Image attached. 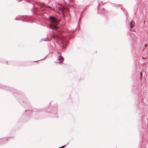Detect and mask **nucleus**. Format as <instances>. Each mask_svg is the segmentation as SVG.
<instances>
[{
    "label": "nucleus",
    "mask_w": 148,
    "mask_h": 148,
    "mask_svg": "<svg viewBox=\"0 0 148 148\" xmlns=\"http://www.w3.org/2000/svg\"><path fill=\"white\" fill-rule=\"evenodd\" d=\"M62 54V53L60 52H58V55L59 56V57H60V56H61Z\"/></svg>",
    "instance_id": "10"
},
{
    "label": "nucleus",
    "mask_w": 148,
    "mask_h": 148,
    "mask_svg": "<svg viewBox=\"0 0 148 148\" xmlns=\"http://www.w3.org/2000/svg\"><path fill=\"white\" fill-rule=\"evenodd\" d=\"M42 10V8L41 9V10ZM42 10H43V9H42Z\"/></svg>",
    "instance_id": "25"
},
{
    "label": "nucleus",
    "mask_w": 148,
    "mask_h": 148,
    "mask_svg": "<svg viewBox=\"0 0 148 148\" xmlns=\"http://www.w3.org/2000/svg\"><path fill=\"white\" fill-rule=\"evenodd\" d=\"M40 7L41 8H42L41 6H40Z\"/></svg>",
    "instance_id": "20"
},
{
    "label": "nucleus",
    "mask_w": 148,
    "mask_h": 148,
    "mask_svg": "<svg viewBox=\"0 0 148 148\" xmlns=\"http://www.w3.org/2000/svg\"><path fill=\"white\" fill-rule=\"evenodd\" d=\"M102 10H105V9H104V8H103L102 9Z\"/></svg>",
    "instance_id": "22"
},
{
    "label": "nucleus",
    "mask_w": 148,
    "mask_h": 148,
    "mask_svg": "<svg viewBox=\"0 0 148 148\" xmlns=\"http://www.w3.org/2000/svg\"><path fill=\"white\" fill-rule=\"evenodd\" d=\"M17 16V17H16V18H15V20H20V19H18V18H18V16Z\"/></svg>",
    "instance_id": "11"
},
{
    "label": "nucleus",
    "mask_w": 148,
    "mask_h": 148,
    "mask_svg": "<svg viewBox=\"0 0 148 148\" xmlns=\"http://www.w3.org/2000/svg\"><path fill=\"white\" fill-rule=\"evenodd\" d=\"M7 138H0V144H1L3 143H4L6 141Z\"/></svg>",
    "instance_id": "8"
},
{
    "label": "nucleus",
    "mask_w": 148,
    "mask_h": 148,
    "mask_svg": "<svg viewBox=\"0 0 148 148\" xmlns=\"http://www.w3.org/2000/svg\"><path fill=\"white\" fill-rule=\"evenodd\" d=\"M147 45H146V44H145V45H144V49L143 50H143H144V49H145V47H147Z\"/></svg>",
    "instance_id": "17"
},
{
    "label": "nucleus",
    "mask_w": 148,
    "mask_h": 148,
    "mask_svg": "<svg viewBox=\"0 0 148 148\" xmlns=\"http://www.w3.org/2000/svg\"><path fill=\"white\" fill-rule=\"evenodd\" d=\"M71 36H69L68 37H66L64 36L60 38L61 40V43L62 46V49L63 51H64V49L67 47V43L68 42V40L69 39L71 38Z\"/></svg>",
    "instance_id": "2"
},
{
    "label": "nucleus",
    "mask_w": 148,
    "mask_h": 148,
    "mask_svg": "<svg viewBox=\"0 0 148 148\" xmlns=\"http://www.w3.org/2000/svg\"><path fill=\"white\" fill-rule=\"evenodd\" d=\"M48 20L50 22L49 25L50 28L53 30H56L58 29V27L57 24L60 22L59 20L53 16H49Z\"/></svg>",
    "instance_id": "1"
},
{
    "label": "nucleus",
    "mask_w": 148,
    "mask_h": 148,
    "mask_svg": "<svg viewBox=\"0 0 148 148\" xmlns=\"http://www.w3.org/2000/svg\"><path fill=\"white\" fill-rule=\"evenodd\" d=\"M25 1L29 3H31V1H33V0H25Z\"/></svg>",
    "instance_id": "9"
},
{
    "label": "nucleus",
    "mask_w": 148,
    "mask_h": 148,
    "mask_svg": "<svg viewBox=\"0 0 148 148\" xmlns=\"http://www.w3.org/2000/svg\"><path fill=\"white\" fill-rule=\"evenodd\" d=\"M85 9H84L82 12L81 14H80V15H81V16L82 15V13L85 11Z\"/></svg>",
    "instance_id": "14"
},
{
    "label": "nucleus",
    "mask_w": 148,
    "mask_h": 148,
    "mask_svg": "<svg viewBox=\"0 0 148 148\" xmlns=\"http://www.w3.org/2000/svg\"><path fill=\"white\" fill-rule=\"evenodd\" d=\"M135 24V22L133 21H132L130 23L129 25L130 26V30L131 31V29L134 26V25Z\"/></svg>",
    "instance_id": "7"
},
{
    "label": "nucleus",
    "mask_w": 148,
    "mask_h": 148,
    "mask_svg": "<svg viewBox=\"0 0 148 148\" xmlns=\"http://www.w3.org/2000/svg\"><path fill=\"white\" fill-rule=\"evenodd\" d=\"M47 7L49 8H50V6H48Z\"/></svg>",
    "instance_id": "21"
},
{
    "label": "nucleus",
    "mask_w": 148,
    "mask_h": 148,
    "mask_svg": "<svg viewBox=\"0 0 148 148\" xmlns=\"http://www.w3.org/2000/svg\"><path fill=\"white\" fill-rule=\"evenodd\" d=\"M142 75H143L142 73L141 72H140V79H142Z\"/></svg>",
    "instance_id": "12"
},
{
    "label": "nucleus",
    "mask_w": 148,
    "mask_h": 148,
    "mask_svg": "<svg viewBox=\"0 0 148 148\" xmlns=\"http://www.w3.org/2000/svg\"><path fill=\"white\" fill-rule=\"evenodd\" d=\"M22 1V0H20V1Z\"/></svg>",
    "instance_id": "23"
},
{
    "label": "nucleus",
    "mask_w": 148,
    "mask_h": 148,
    "mask_svg": "<svg viewBox=\"0 0 148 148\" xmlns=\"http://www.w3.org/2000/svg\"><path fill=\"white\" fill-rule=\"evenodd\" d=\"M18 17L20 18V20L24 22H30L32 19L31 17L26 15L19 16Z\"/></svg>",
    "instance_id": "3"
},
{
    "label": "nucleus",
    "mask_w": 148,
    "mask_h": 148,
    "mask_svg": "<svg viewBox=\"0 0 148 148\" xmlns=\"http://www.w3.org/2000/svg\"><path fill=\"white\" fill-rule=\"evenodd\" d=\"M89 6V5H88L87 6H86L85 8V10H87L88 9Z\"/></svg>",
    "instance_id": "13"
},
{
    "label": "nucleus",
    "mask_w": 148,
    "mask_h": 148,
    "mask_svg": "<svg viewBox=\"0 0 148 148\" xmlns=\"http://www.w3.org/2000/svg\"><path fill=\"white\" fill-rule=\"evenodd\" d=\"M53 38H55V36H53Z\"/></svg>",
    "instance_id": "18"
},
{
    "label": "nucleus",
    "mask_w": 148,
    "mask_h": 148,
    "mask_svg": "<svg viewBox=\"0 0 148 148\" xmlns=\"http://www.w3.org/2000/svg\"><path fill=\"white\" fill-rule=\"evenodd\" d=\"M33 7L34 8H36V11L37 12H38L39 11V9L40 8V7H36V5H37L38 6H40V4L39 3H38V2H36L34 4L33 3Z\"/></svg>",
    "instance_id": "5"
},
{
    "label": "nucleus",
    "mask_w": 148,
    "mask_h": 148,
    "mask_svg": "<svg viewBox=\"0 0 148 148\" xmlns=\"http://www.w3.org/2000/svg\"><path fill=\"white\" fill-rule=\"evenodd\" d=\"M82 16H82V15L81 16V15L80 16V18L79 20V22H80L81 21V18L82 17Z\"/></svg>",
    "instance_id": "15"
},
{
    "label": "nucleus",
    "mask_w": 148,
    "mask_h": 148,
    "mask_svg": "<svg viewBox=\"0 0 148 148\" xmlns=\"http://www.w3.org/2000/svg\"><path fill=\"white\" fill-rule=\"evenodd\" d=\"M45 59V58H43V59H42L40 60H44ZM39 61H40V60H39Z\"/></svg>",
    "instance_id": "19"
},
{
    "label": "nucleus",
    "mask_w": 148,
    "mask_h": 148,
    "mask_svg": "<svg viewBox=\"0 0 148 148\" xmlns=\"http://www.w3.org/2000/svg\"><path fill=\"white\" fill-rule=\"evenodd\" d=\"M99 6V5L97 7H98Z\"/></svg>",
    "instance_id": "24"
},
{
    "label": "nucleus",
    "mask_w": 148,
    "mask_h": 148,
    "mask_svg": "<svg viewBox=\"0 0 148 148\" xmlns=\"http://www.w3.org/2000/svg\"><path fill=\"white\" fill-rule=\"evenodd\" d=\"M64 58L62 56H60V57H59L58 58V59L57 60L58 61L57 62V63H62L63 62L64 60Z\"/></svg>",
    "instance_id": "6"
},
{
    "label": "nucleus",
    "mask_w": 148,
    "mask_h": 148,
    "mask_svg": "<svg viewBox=\"0 0 148 148\" xmlns=\"http://www.w3.org/2000/svg\"><path fill=\"white\" fill-rule=\"evenodd\" d=\"M0 89H2L7 91L12 92L13 93H16V90L13 88L5 86L1 84H0Z\"/></svg>",
    "instance_id": "4"
},
{
    "label": "nucleus",
    "mask_w": 148,
    "mask_h": 148,
    "mask_svg": "<svg viewBox=\"0 0 148 148\" xmlns=\"http://www.w3.org/2000/svg\"><path fill=\"white\" fill-rule=\"evenodd\" d=\"M50 40V38H49L48 37H47V41H49Z\"/></svg>",
    "instance_id": "16"
}]
</instances>
